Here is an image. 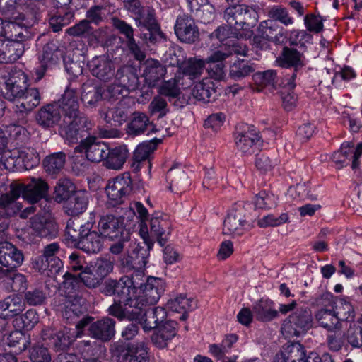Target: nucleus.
<instances>
[{"mask_svg": "<svg viewBox=\"0 0 362 362\" xmlns=\"http://www.w3.org/2000/svg\"><path fill=\"white\" fill-rule=\"evenodd\" d=\"M62 119L59 124V133L69 143L76 144L85 136L84 133L92 130L94 124L80 112V105L76 90L67 88L61 98L56 102Z\"/></svg>", "mask_w": 362, "mask_h": 362, "instance_id": "nucleus-1", "label": "nucleus"}, {"mask_svg": "<svg viewBox=\"0 0 362 362\" xmlns=\"http://www.w3.org/2000/svg\"><path fill=\"white\" fill-rule=\"evenodd\" d=\"M132 285L127 275H125L119 279H107L100 287V292L104 296H114V302L107 311L120 321L133 320L138 313V308L135 307L137 301L132 291Z\"/></svg>", "mask_w": 362, "mask_h": 362, "instance_id": "nucleus-2", "label": "nucleus"}, {"mask_svg": "<svg viewBox=\"0 0 362 362\" xmlns=\"http://www.w3.org/2000/svg\"><path fill=\"white\" fill-rule=\"evenodd\" d=\"M92 228L93 223L89 221L81 225L69 219L66 227V239L76 248L88 254H96L103 248V237L92 230Z\"/></svg>", "mask_w": 362, "mask_h": 362, "instance_id": "nucleus-3", "label": "nucleus"}, {"mask_svg": "<svg viewBox=\"0 0 362 362\" xmlns=\"http://www.w3.org/2000/svg\"><path fill=\"white\" fill-rule=\"evenodd\" d=\"M305 45L303 42L296 44V47L284 46L276 59L277 65L281 68L293 69V72L285 83L284 88L289 90L296 87L295 79L297 74L306 66L305 56Z\"/></svg>", "mask_w": 362, "mask_h": 362, "instance_id": "nucleus-4", "label": "nucleus"}, {"mask_svg": "<svg viewBox=\"0 0 362 362\" xmlns=\"http://www.w3.org/2000/svg\"><path fill=\"white\" fill-rule=\"evenodd\" d=\"M223 18L227 24L235 31H249L258 22L259 16L255 8L246 4H235L224 11Z\"/></svg>", "mask_w": 362, "mask_h": 362, "instance_id": "nucleus-5", "label": "nucleus"}, {"mask_svg": "<svg viewBox=\"0 0 362 362\" xmlns=\"http://www.w3.org/2000/svg\"><path fill=\"white\" fill-rule=\"evenodd\" d=\"M64 54L63 48L57 42L50 41L46 43L38 56V66L34 69L35 81H39L44 77L50 76L52 71L58 67L61 60L64 59Z\"/></svg>", "mask_w": 362, "mask_h": 362, "instance_id": "nucleus-6", "label": "nucleus"}, {"mask_svg": "<svg viewBox=\"0 0 362 362\" xmlns=\"http://www.w3.org/2000/svg\"><path fill=\"white\" fill-rule=\"evenodd\" d=\"M4 97L9 101L19 100L28 87V78L22 70L2 71L0 74Z\"/></svg>", "mask_w": 362, "mask_h": 362, "instance_id": "nucleus-7", "label": "nucleus"}, {"mask_svg": "<svg viewBox=\"0 0 362 362\" xmlns=\"http://www.w3.org/2000/svg\"><path fill=\"white\" fill-rule=\"evenodd\" d=\"M311 311L307 308H298L286 318L281 326V332L286 337H299L312 327Z\"/></svg>", "mask_w": 362, "mask_h": 362, "instance_id": "nucleus-8", "label": "nucleus"}, {"mask_svg": "<svg viewBox=\"0 0 362 362\" xmlns=\"http://www.w3.org/2000/svg\"><path fill=\"white\" fill-rule=\"evenodd\" d=\"M150 230L147 226L140 229V235L145 243L157 240L160 246H164L168 239L170 233L171 223L165 215L160 213H155L150 219Z\"/></svg>", "mask_w": 362, "mask_h": 362, "instance_id": "nucleus-9", "label": "nucleus"}, {"mask_svg": "<svg viewBox=\"0 0 362 362\" xmlns=\"http://www.w3.org/2000/svg\"><path fill=\"white\" fill-rule=\"evenodd\" d=\"M165 291V283L160 278L148 276L144 286L140 289L139 295H135L136 303L135 307L138 308V313L135 318L140 316L141 306H149L156 304Z\"/></svg>", "mask_w": 362, "mask_h": 362, "instance_id": "nucleus-10", "label": "nucleus"}, {"mask_svg": "<svg viewBox=\"0 0 362 362\" xmlns=\"http://www.w3.org/2000/svg\"><path fill=\"white\" fill-rule=\"evenodd\" d=\"M86 299L84 296H78L76 298L64 299V297L55 298L52 305L54 309L60 312L67 323L76 322L80 317L85 313Z\"/></svg>", "mask_w": 362, "mask_h": 362, "instance_id": "nucleus-11", "label": "nucleus"}, {"mask_svg": "<svg viewBox=\"0 0 362 362\" xmlns=\"http://www.w3.org/2000/svg\"><path fill=\"white\" fill-rule=\"evenodd\" d=\"M148 348L144 342H117L113 346L114 355L118 362H147Z\"/></svg>", "mask_w": 362, "mask_h": 362, "instance_id": "nucleus-12", "label": "nucleus"}, {"mask_svg": "<svg viewBox=\"0 0 362 362\" xmlns=\"http://www.w3.org/2000/svg\"><path fill=\"white\" fill-rule=\"evenodd\" d=\"M132 190V182L129 173L110 180L105 188L107 196L114 206L124 203Z\"/></svg>", "mask_w": 362, "mask_h": 362, "instance_id": "nucleus-13", "label": "nucleus"}, {"mask_svg": "<svg viewBox=\"0 0 362 362\" xmlns=\"http://www.w3.org/2000/svg\"><path fill=\"white\" fill-rule=\"evenodd\" d=\"M153 246V241H144L143 245L137 244L129 254L121 258L120 264L124 272L145 269Z\"/></svg>", "mask_w": 362, "mask_h": 362, "instance_id": "nucleus-14", "label": "nucleus"}, {"mask_svg": "<svg viewBox=\"0 0 362 362\" xmlns=\"http://www.w3.org/2000/svg\"><path fill=\"white\" fill-rule=\"evenodd\" d=\"M174 32L182 42L193 44L199 38V31L194 18L187 13H182L177 17Z\"/></svg>", "mask_w": 362, "mask_h": 362, "instance_id": "nucleus-15", "label": "nucleus"}, {"mask_svg": "<svg viewBox=\"0 0 362 362\" xmlns=\"http://www.w3.org/2000/svg\"><path fill=\"white\" fill-rule=\"evenodd\" d=\"M247 225L246 209L243 205H236L228 214L223 222V234L240 236L244 233Z\"/></svg>", "mask_w": 362, "mask_h": 362, "instance_id": "nucleus-16", "label": "nucleus"}, {"mask_svg": "<svg viewBox=\"0 0 362 362\" xmlns=\"http://www.w3.org/2000/svg\"><path fill=\"white\" fill-rule=\"evenodd\" d=\"M259 136L253 126L241 124L236 127L235 133V146L243 153L252 154L255 152Z\"/></svg>", "mask_w": 362, "mask_h": 362, "instance_id": "nucleus-17", "label": "nucleus"}, {"mask_svg": "<svg viewBox=\"0 0 362 362\" xmlns=\"http://www.w3.org/2000/svg\"><path fill=\"white\" fill-rule=\"evenodd\" d=\"M112 23L118 33L124 37L125 45L134 59L139 62L144 60L146 54L141 49L139 42H136L132 26L124 20L116 17L112 18Z\"/></svg>", "mask_w": 362, "mask_h": 362, "instance_id": "nucleus-18", "label": "nucleus"}, {"mask_svg": "<svg viewBox=\"0 0 362 362\" xmlns=\"http://www.w3.org/2000/svg\"><path fill=\"white\" fill-rule=\"evenodd\" d=\"M91 130L86 132L88 136L82 139L80 144L75 148V152H84L86 158L91 161L98 163L104 160L105 153L108 151V146L103 142L96 141L95 136H90Z\"/></svg>", "mask_w": 362, "mask_h": 362, "instance_id": "nucleus-19", "label": "nucleus"}, {"mask_svg": "<svg viewBox=\"0 0 362 362\" xmlns=\"http://www.w3.org/2000/svg\"><path fill=\"white\" fill-rule=\"evenodd\" d=\"M124 218L113 214H106L101 216L98 222L99 233L103 237L113 240L118 237H122L125 233H129L124 226Z\"/></svg>", "mask_w": 362, "mask_h": 362, "instance_id": "nucleus-20", "label": "nucleus"}, {"mask_svg": "<svg viewBox=\"0 0 362 362\" xmlns=\"http://www.w3.org/2000/svg\"><path fill=\"white\" fill-rule=\"evenodd\" d=\"M147 306H141V314L137 318L128 320L136 321L142 327L145 332L156 329L167 317L165 309L162 307L146 308Z\"/></svg>", "mask_w": 362, "mask_h": 362, "instance_id": "nucleus-21", "label": "nucleus"}, {"mask_svg": "<svg viewBox=\"0 0 362 362\" xmlns=\"http://www.w3.org/2000/svg\"><path fill=\"white\" fill-rule=\"evenodd\" d=\"M93 76L103 81H108L115 76V64L107 56L93 57L88 64Z\"/></svg>", "mask_w": 362, "mask_h": 362, "instance_id": "nucleus-22", "label": "nucleus"}, {"mask_svg": "<svg viewBox=\"0 0 362 362\" xmlns=\"http://www.w3.org/2000/svg\"><path fill=\"white\" fill-rule=\"evenodd\" d=\"M22 251L9 242H0V264L6 269H16L23 262Z\"/></svg>", "mask_w": 362, "mask_h": 362, "instance_id": "nucleus-23", "label": "nucleus"}, {"mask_svg": "<svg viewBox=\"0 0 362 362\" xmlns=\"http://www.w3.org/2000/svg\"><path fill=\"white\" fill-rule=\"evenodd\" d=\"M177 327V323L175 321L165 320L152 334V343L158 349L167 347L168 343L176 336Z\"/></svg>", "mask_w": 362, "mask_h": 362, "instance_id": "nucleus-24", "label": "nucleus"}, {"mask_svg": "<svg viewBox=\"0 0 362 362\" xmlns=\"http://www.w3.org/2000/svg\"><path fill=\"white\" fill-rule=\"evenodd\" d=\"M115 321L108 317L93 322L89 327L92 337L103 341H110L115 334Z\"/></svg>", "mask_w": 362, "mask_h": 362, "instance_id": "nucleus-25", "label": "nucleus"}, {"mask_svg": "<svg viewBox=\"0 0 362 362\" xmlns=\"http://www.w3.org/2000/svg\"><path fill=\"white\" fill-rule=\"evenodd\" d=\"M25 188L24 199L33 204L46 198L49 189L47 182L41 177H30Z\"/></svg>", "mask_w": 362, "mask_h": 362, "instance_id": "nucleus-26", "label": "nucleus"}, {"mask_svg": "<svg viewBox=\"0 0 362 362\" xmlns=\"http://www.w3.org/2000/svg\"><path fill=\"white\" fill-rule=\"evenodd\" d=\"M43 340H51V343L57 350H63L68 348L74 341L75 337L71 334L70 329L64 327L63 329L54 332V329L47 328L42 330Z\"/></svg>", "mask_w": 362, "mask_h": 362, "instance_id": "nucleus-27", "label": "nucleus"}, {"mask_svg": "<svg viewBox=\"0 0 362 362\" xmlns=\"http://www.w3.org/2000/svg\"><path fill=\"white\" fill-rule=\"evenodd\" d=\"M38 125L44 129H49L59 124L62 119L54 103L42 106L37 112L35 117Z\"/></svg>", "mask_w": 362, "mask_h": 362, "instance_id": "nucleus-28", "label": "nucleus"}, {"mask_svg": "<svg viewBox=\"0 0 362 362\" xmlns=\"http://www.w3.org/2000/svg\"><path fill=\"white\" fill-rule=\"evenodd\" d=\"M30 228L33 234L41 238L54 237L58 231L54 221L38 215L30 218Z\"/></svg>", "mask_w": 362, "mask_h": 362, "instance_id": "nucleus-29", "label": "nucleus"}, {"mask_svg": "<svg viewBox=\"0 0 362 362\" xmlns=\"http://www.w3.org/2000/svg\"><path fill=\"white\" fill-rule=\"evenodd\" d=\"M62 278V289L65 293L64 299H72L76 298L78 296H84L83 294L86 291L81 284L78 274H73L70 272H66L63 274Z\"/></svg>", "mask_w": 362, "mask_h": 362, "instance_id": "nucleus-30", "label": "nucleus"}, {"mask_svg": "<svg viewBox=\"0 0 362 362\" xmlns=\"http://www.w3.org/2000/svg\"><path fill=\"white\" fill-rule=\"evenodd\" d=\"M22 209V206L16 201H13L8 194H1L0 197V231H4L8 228L9 218L15 216Z\"/></svg>", "mask_w": 362, "mask_h": 362, "instance_id": "nucleus-31", "label": "nucleus"}, {"mask_svg": "<svg viewBox=\"0 0 362 362\" xmlns=\"http://www.w3.org/2000/svg\"><path fill=\"white\" fill-rule=\"evenodd\" d=\"M177 65L179 67L183 76H185L191 81L200 79L206 62L197 57H189L182 62L177 61Z\"/></svg>", "mask_w": 362, "mask_h": 362, "instance_id": "nucleus-32", "label": "nucleus"}, {"mask_svg": "<svg viewBox=\"0 0 362 362\" xmlns=\"http://www.w3.org/2000/svg\"><path fill=\"white\" fill-rule=\"evenodd\" d=\"M24 51L23 43L0 39V63H13L23 55Z\"/></svg>", "mask_w": 362, "mask_h": 362, "instance_id": "nucleus-33", "label": "nucleus"}, {"mask_svg": "<svg viewBox=\"0 0 362 362\" xmlns=\"http://www.w3.org/2000/svg\"><path fill=\"white\" fill-rule=\"evenodd\" d=\"M81 100L86 107H95L100 101L105 100L104 87L91 82L83 83L81 88Z\"/></svg>", "mask_w": 362, "mask_h": 362, "instance_id": "nucleus-34", "label": "nucleus"}, {"mask_svg": "<svg viewBox=\"0 0 362 362\" xmlns=\"http://www.w3.org/2000/svg\"><path fill=\"white\" fill-rule=\"evenodd\" d=\"M129 156V151L125 146H119L113 148L108 147L103 160V165L108 169L120 170Z\"/></svg>", "mask_w": 362, "mask_h": 362, "instance_id": "nucleus-35", "label": "nucleus"}, {"mask_svg": "<svg viewBox=\"0 0 362 362\" xmlns=\"http://www.w3.org/2000/svg\"><path fill=\"white\" fill-rule=\"evenodd\" d=\"M166 74L165 66L158 60L148 59L144 63L143 76L149 86H155Z\"/></svg>", "mask_w": 362, "mask_h": 362, "instance_id": "nucleus-36", "label": "nucleus"}, {"mask_svg": "<svg viewBox=\"0 0 362 362\" xmlns=\"http://www.w3.org/2000/svg\"><path fill=\"white\" fill-rule=\"evenodd\" d=\"M252 312L255 318L262 322H269L279 316L274 303L268 298H261L258 300L253 305Z\"/></svg>", "mask_w": 362, "mask_h": 362, "instance_id": "nucleus-37", "label": "nucleus"}, {"mask_svg": "<svg viewBox=\"0 0 362 362\" xmlns=\"http://www.w3.org/2000/svg\"><path fill=\"white\" fill-rule=\"evenodd\" d=\"M115 81L129 91L139 88V78L136 70L131 66L124 65L115 72Z\"/></svg>", "mask_w": 362, "mask_h": 362, "instance_id": "nucleus-38", "label": "nucleus"}, {"mask_svg": "<svg viewBox=\"0 0 362 362\" xmlns=\"http://www.w3.org/2000/svg\"><path fill=\"white\" fill-rule=\"evenodd\" d=\"M194 98L203 103H210L216 100L218 94L214 83L208 78L197 83L192 92Z\"/></svg>", "mask_w": 362, "mask_h": 362, "instance_id": "nucleus-39", "label": "nucleus"}, {"mask_svg": "<svg viewBox=\"0 0 362 362\" xmlns=\"http://www.w3.org/2000/svg\"><path fill=\"white\" fill-rule=\"evenodd\" d=\"M315 318L318 325L328 332L341 329V323L339 322L333 309L320 308L315 313Z\"/></svg>", "mask_w": 362, "mask_h": 362, "instance_id": "nucleus-40", "label": "nucleus"}, {"mask_svg": "<svg viewBox=\"0 0 362 362\" xmlns=\"http://www.w3.org/2000/svg\"><path fill=\"white\" fill-rule=\"evenodd\" d=\"M258 33L267 40L276 43H282L286 38L284 28L270 20L263 21L259 24Z\"/></svg>", "mask_w": 362, "mask_h": 362, "instance_id": "nucleus-41", "label": "nucleus"}, {"mask_svg": "<svg viewBox=\"0 0 362 362\" xmlns=\"http://www.w3.org/2000/svg\"><path fill=\"white\" fill-rule=\"evenodd\" d=\"M131 110L124 101H120L117 106L109 109L106 112H100V116L106 122H115V126L121 125L125 122L129 115Z\"/></svg>", "mask_w": 362, "mask_h": 362, "instance_id": "nucleus-42", "label": "nucleus"}, {"mask_svg": "<svg viewBox=\"0 0 362 362\" xmlns=\"http://www.w3.org/2000/svg\"><path fill=\"white\" fill-rule=\"evenodd\" d=\"M153 124L150 122L146 114L141 112H134L127 124V132L129 135L136 136L144 134Z\"/></svg>", "mask_w": 362, "mask_h": 362, "instance_id": "nucleus-43", "label": "nucleus"}, {"mask_svg": "<svg viewBox=\"0 0 362 362\" xmlns=\"http://www.w3.org/2000/svg\"><path fill=\"white\" fill-rule=\"evenodd\" d=\"M0 277L6 279L5 281L10 284L11 290L14 292H24L28 288L26 276L17 272L14 269L1 268Z\"/></svg>", "mask_w": 362, "mask_h": 362, "instance_id": "nucleus-44", "label": "nucleus"}, {"mask_svg": "<svg viewBox=\"0 0 362 362\" xmlns=\"http://www.w3.org/2000/svg\"><path fill=\"white\" fill-rule=\"evenodd\" d=\"M66 160L64 152H56L47 156L42 160L45 172L50 175H58L64 168Z\"/></svg>", "mask_w": 362, "mask_h": 362, "instance_id": "nucleus-45", "label": "nucleus"}, {"mask_svg": "<svg viewBox=\"0 0 362 362\" xmlns=\"http://www.w3.org/2000/svg\"><path fill=\"white\" fill-rule=\"evenodd\" d=\"M20 100L22 101L19 105H16V112L28 113L39 105L41 97L38 89L35 88H28V87L23 96Z\"/></svg>", "mask_w": 362, "mask_h": 362, "instance_id": "nucleus-46", "label": "nucleus"}, {"mask_svg": "<svg viewBox=\"0 0 362 362\" xmlns=\"http://www.w3.org/2000/svg\"><path fill=\"white\" fill-rule=\"evenodd\" d=\"M88 206V197L83 192H76L71 196L64 206L66 212L70 216H78L84 212Z\"/></svg>", "mask_w": 362, "mask_h": 362, "instance_id": "nucleus-47", "label": "nucleus"}, {"mask_svg": "<svg viewBox=\"0 0 362 362\" xmlns=\"http://www.w3.org/2000/svg\"><path fill=\"white\" fill-rule=\"evenodd\" d=\"M281 354L284 362H307L305 348L298 342L285 345Z\"/></svg>", "mask_w": 362, "mask_h": 362, "instance_id": "nucleus-48", "label": "nucleus"}, {"mask_svg": "<svg viewBox=\"0 0 362 362\" xmlns=\"http://www.w3.org/2000/svg\"><path fill=\"white\" fill-rule=\"evenodd\" d=\"M344 337L353 348L362 347V316L347 329Z\"/></svg>", "mask_w": 362, "mask_h": 362, "instance_id": "nucleus-49", "label": "nucleus"}, {"mask_svg": "<svg viewBox=\"0 0 362 362\" xmlns=\"http://www.w3.org/2000/svg\"><path fill=\"white\" fill-rule=\"evenodd\" d=\"M6 30V33L4 37L6 41L22 42L28 40L30 37V33L26 28H22L19 24L8 21Z\"/></svg>", "mask_w": 362, "mask_h": 362, "instance_id": "nucleus-50", "label": "nucleus"}, {"mask_svg": "<svg viewBox=\"0 0 362 362\" xmlns=\"http://www.w3.org/2000/svg\"><path fill=\"white\" fill-rule=\"evenodd\" d=\"M166 305L173 312L182 313L194 309L197 307V303L193 299L187 298L184 295H180L173 299L168 300Z\"/></svg>", "mask_w": 362, "mask_h": 362, "instance_id": "nucleus-51", "label": "nucleus"}, {"mask_svg": "<svg viewBox=\"0 0 362 362\" xmlns=\"http://www.w3.org/2000/svg\"><path fill=\"white\" fill-rule=\"evenodd\" d=\"M21 149L16 147L12 150L5 151L1 158V161L6 169L13 171L21 166Z\"/></svg>", "mask_w": 362, "mask_h": 362, "instance_id": "nucleus-52", "label": "nucleus"}, {"mask_svg": "<svg viewBox=\"0 0 362 362\" xmlns=\"http://www.w3.org/2000/svg\"><path fill=\"white\" fill-rule=\"evenodd\" d=\"M252 78L255 84L261 87L272 86L276 88L279 85L277 73L275 70L257 72L253 74Z\"/></svg>", "mask_w": 362, "mask_h": 362, "instance_id": "nucleus-53", "label": "nucleus"}, {"mask_svg": "<svg viewBox=\"0 0 362 362\" xmlns=\"http://www.w3.org/2000/svg\"><path fill=\"white\" fill-rule=\"evenodd\" d=\"M73 182L68 178H60L54 187V199L57 202L67 200L74 191Z\"/></svg>", "mask_w": 362, "mask_h": 362, "instance_id": "nucleus-54", "label": "nucleus"}, {"mask_svg": "<svg viewBox=\"0 0 362 362\" xmlns=\"http://www.w3.org/2000/svg\"><path fill=\"white\" fill-rule=\"evenodd\" d=\"M247 49L245 47L242 48L235 45H233L231 47L228 48L226 52H223L221 50H218L212 53L209 57H208L206 59H204L206 63H220L223 62L224 59L228 58V57L233 55V54L246 55Z\"/></svg>", "mask_w": 362, "mask_h": 362, "instance_id": "nucleus-55", "label": "nucleus"}, {"mask_svg": "<svg viewBox=\"0 0 362 362\" xmlns=\"http://www.w3.org/2000/svg\"><path fill=\"white\" fill-rule=\"evenodd\" d=\"M6 132L10 141L17 146H22L29 139V132L22 125L11 124L6 127Z\"/></svg>", "mask_w": 362, "mask_h": 362, "instance_id": "nucleus-56", "label": "nucleus"}, {"mask_svg": "<svg viewBox=\"0 0 362 362\" xmlns=\"http://www.w3.org/2000/svg\"><path fill=\"white\" fill-rule=\"evenodd\" d=\"M135 21L137 27H153L159 25L155 18V10L153 7L146 6L136 15Z\"/></svg>", "mask_w": 362, "mask_h": 362, "instance_id": "nucleus-57", "label": "nucleus"}, {"mask_svg": "<svg viewBox=\"0 0 362 362\" xmlns=\"http://www.w3.org/2000/svg\"><path fill=\"white\" fill-rule=\"evenodd\" d=\"M161 140L153 139L150 141L143 142L139 144L134 152V158L137 160H143L148 163L150 167L151 163L148 160L150 154L156 148V146Z\"/></svg>", "mask_w": 362, "mask_h": 362, "instance_id": "nucleus-58", "label": "nucleus"}, {"mask_svg": "<svg viewBox=\"0 0 362 362\" xmlns=\"http://www.w3.org/2000/svg\"><path fill=\"white\" fill-rule=\"evenodd\" d=\"M334 312L339 322L341 321L351 322L355 318V310L353 305L345 300L341 299L337 303Z\"/></svg>", "mask_w": 362, "mask_h": 362, "instance_id": "nucleus-59", "label": "nucleus"}, {"mask_svg": "<svg viewBox=\"0 0 362 362\" xmlns=\"http://www.w3.org/2000/svg\"><path fill=\"white\" fill-rule=\"evenodd\" d=\"M354 152L352 142H344L340 150L334 153L332 159L337 165H339L337 168H341L344 164L347 163V160H353Z\"/></svg>", "mask_w": 362, "mask_h": 362, "instance_id": "nucleus-60", "label": "nucleus"}, {"mask_svg": "<svg viewBox=\"0 0 362 362\" xmlns=\"http://www.w3.org/2000/svg\"><path fill=\"white\" fill-rule=\"evenodd\" d=\"M192 13L198 21L204 24L213 22L216 18L215 7L209 3V0Z\"/></svg>", "mask_w": 362, "mask_h": 362, "instance_id": "nucleus-61", "label": "nucleus"}, {"mask_svg": "<svg viewBox=\"0 0 362 362\" xmlns=\"http://www.w3.org/2000/svg\"><path fill=\"white\" fill-rule=\"evenodd\" d=\"M47 300L46 293L42 288H30L24 291L23 301L30 306L43 305Z\"/></svg>", "mask_w": 362, "mask_h": 362, "instance_id": "nucleus-62", "label": "nucleus"}, {"mask_svg": "<svg viewBox=\"0 0 362 362\" xmlns=\"http://www.w3.org/2000/svg\"><path fill=\"white\" fill-rule=\"evenodd\" d=\"M270 21H279L287 26L293 23V19L290 16L288 10L280 5L273 6L268 11Z\"/></svg>", "mask_w": 362, "mask_h": 362, "instance_id": "nucleus-63", "label": "nucleus"}, {"mask_svg": "<svg viewBox=\"0 0 362 362\" xmlns=\"http://www.w3.org/2000/svg\"><path fill=\"white\" fill-rule=\"evenodd\" d=\"M4 341L10 347L18 348L20 352L25 350L29 344L25 334L20 330L11 332Z\"/></svg>", "mask_w": 362, "mask_h": 362, "instance_id": "nucleus-64", "label": "nucleus"}]
</instances>
